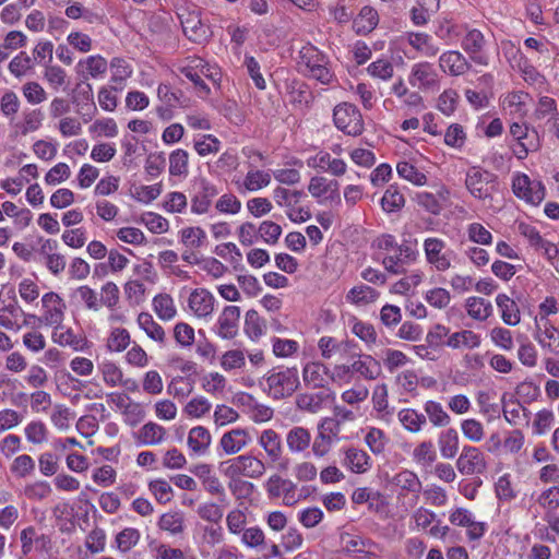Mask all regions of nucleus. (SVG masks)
<instances>
[{
    "instance_id": "f257e3e1",
    "label": "nucleus",
    "mask_w": 559,
    "mask_h": 559,
    "mask_svg": "<svg viewBox=\"0 0 559 559\" xmlns=\"http://www.w3.org/2000/svg\"><path fill=\"white\" fill-rule=\"evenodd\" d=\"M263 390L274 400H283L292 396L298 389L299 374L296 367H276L267 372L263 378Z\"/></svg>"
},
{
    "instance_id": "f03ea898",
    "label": "nucleus",
    "mask_w": 559,
    "mask_h": 559,
    "mask_svg": "<svg viewBox=\"0 0 559 559\" xmlns=\"http://www.w3.org/2000/svg\"><path fill=\"white\" fill-rule=\"evenodd\" d=\"M178 19L187 38L195 44L209 41L212 32L201 20L200 10L192 5H182L177 11Z\"/></svg>"
},
{
    "instance_id": "7ed1b4c3",
    "label": "nucleus",
    "mask_w": 559,
    "mask_h": 559,
    "mask_svg": "<svg viewBox=\"0 0 559 559\" xmlns=\"http://www.w3.org/2000/svg\"><path fill=\"white\" fill-rule=\"evenodd\" d=\"M465 186L474 198L478 200L491 199L498 190V177L488 170L472 167L466 174Z\"/></svg>"
},
{
    "instance_id": "20e7f679",
    "label": "nucleus",
    "mask_w": 559,
    "mask_h": 559,
    "mask_svg": "<svg viewBox=\"0 0 559 559\" xmlns=\"http://www.w3.org/2000/svg\"><path fill=\"white\" fill-rule=\"evenodd\" d=\"M333 121L335 127L347 135L357 136L364 131V120L359 109L348 103L335 106Z\"/></svg>"
},
{
    "instance_id": "39448f33",
    "label": "nucleus",
    "mask_w": 559,
    "mask_h": 559,
    "mask_svg": "<svg viewBox=\"0 0 559 559\" xmlns=\"http://www.w3.org/2000/svg\"><path fill=\"white\" fill-rule=\"evenodd\" d=\"M43 308L45 309L41 317L28 314L37 322V326L47 325L56 329H63L62 321L64 318L66 305L56 293H47L41 298Z\"/></svg>"
},
{
    "instance_id": "423d86ee",
    "label": "nucleus",
    "mask_w": 559,
    "mask_h": 559,
    "mask_svg": "<svg viewBox=\"0 0 559 559\" xmlns=\"http://www.w3.org/2000/svg\"><path fill=\"white\" fill-rule=\"evenodd\" d=\"M426 260L433 265L437 271L444 272L451 267V261L454 257L452 250H445V242L436 237L427 238L424 241Z\"/></svg>"
},
{
    "instance_id": "0eeeda50",
    "label": "nucleus",
    "mask_w": 559,
    "mask_h": 559,
    "mask_svg": "<svg viewBox=\"0 0 559 559\" xmlns=\"http://www.w3.org/2000/svg\"><path fill=\"white\" fill-rule=\"evenodd\" d=\"M487 40L484 34L476 28L468 29L463 36L461 46L469 59L479 66H488L489 57L486 52Z\"/></svg>"
},
{
    "instance_id": "6e6552de",
    "label": "nucleus",
    "mask_w": 559,
    "mask_h": 559,
    "mask_svg": "<svg viewBox=\"0 0 559 559\" xmlns=\"http://www.w3.org/2000/svg\"><path fill=\"white\" fill-rule=\"evenodd\" d=\"M309 193L319 200V203L331 202L341 204L340 183L325 177L314 176L308 185Z\"/></svg>"
},
{
    "instance_id": "1a4fd4ad",
    "label": "nucleus",
    "mask_w": 559,
    "mask_h": 559,
    "mask_svg": "<svg viewBox=\"0 0 559 559\" xmlns=\"http://www.w3.org/2000/svg\"><path fill=\"white\" fill-rule=\"evenodd\" d=\"M456 467L463 475L483 474L487 464L481 451L472 445H465L456 461Z\"/></svg>"
},
{
    "instance_id": "9d476101",
    "label": "nucleus",
    "mask_w": 559,
    "mask_h": 559,
    "mask_svg": "<svg viewBox=\"0 0 559 559\" xmlns=\"http://www.w3.org/2000/svg\"><path fill=\"white\" fill-rule=\"evenodd\" d=\"M240 308L226 306L217 319L216 333L224 340H233L238 333Z\"/></svg>"
},
{
    "instance_id": "9b49d317",
    "label": "nucleus",
    "mask_w": 559,
    "mask_h": 559,
    "mask_svg": "<svg viewBox=\"0 0 559 559\" xmlns=\"http://www.w3.org/2000/svg\"><path fill=\"white\" fill-rule=\"evenodd\" d=\"M218 194L214 185L206 179H201L198 183V190L191 199V212L204 214L209 211L213 198Z\"/></svg>"
},
{
    "instance_id": "f8f14e48",
    "label": "nucleus",
    "mask_w": 559,
    "mask_h": 559,
    "mask_svg": "<svg viewBox=\"0 0 559 559\" xmlns=\"http://www.w3.org/2000/svg\"><path fill=\"white\" fill-rule=\"evenodd\" d=\"M439 67L444 73L459 76L466 73L472 66L463 53L457 50H449L440 56Z\"/></svg>"
},
{
    "instance_id": "ddd939ff",
    "label": "nucleus",
    "mask_w": 559,
    "mask_h": 559,
    "mask_svg": "<svg viewBox=\"0 0 559 559\" xmlns=\"http://www.w3.org/2000/svg\"><path fill=\"white\" fill-rule=\"evenodd\" d=\"M418 82L420 88H435L438 86V73L429 62H418L413 66L409 83L415 85Z\"/></svg>"
},
{
    "instance_id": "4468645a",
    "label": "nucleus",
    "mask_w": 559,
    "mask_h": 559,
    "mask_svg": "<svg viewBox=\"0 0 559 559\" xmlns=\"http://www.w3.org/2000/svg\"><path fill=\"white\" fill-rule=\"evenodd\" d=\"M318 346L322 357L325 359H330L333 354H340L342 358L346 355H350L352 357L357 355L353 353L356 345L350 341L336 342V340L331 336H323L319 340Z\"/></svg>"
},
{
    "instance_id": "2eb2a0df",
    "label": "nucleus",
    "mask_w": 559,
    "mask_h": 559,
    "mask_svg": "<svg viewBox=\"0 0 559 559\" xmlns=\"http://www.w3.org/2000/svg\"><path fill=\"white\" fill-rule=\"evenodd\" d=\"M214 296L206 289H194L189 297V308L200 318L210 316L214 310Z\"/></svg>"
},
{
    "instance_id": "dca6fc26",
    "label": "nucleus",
    "mask_w": 559,
    "mask_h": 559,
    "mask_svg": "<svg viewBox=\"0 0 559 559\" xmlns=\"http://www.w3.org/2000/svg\"><path fill=\"white\" fill-rule=\"evenodd\" d=\"M249 442V432L246 429L236 428L222 436L219 445L226 454L231 455L238 453Z\"/></svg>"
},
{
    "instance_id": "f3484780",
    "label": "nucleus",
    "mask_w": 559,
    "mask_h": 559,
    "mask_svg": "<svg viewBox=\"0 0 559 559\" xmlns=\"http://www.w3.org/2000/svg\"><path fill=\"white\" fill-rule=\"evenodd\" d=\"M326 376L330 377V370L320 362H309L302 370L305 384L312 389H325L328 385Z\"/></svg>"
},
{
    "instance_id": "a211bd4d",
    "label": "nucleus",
    "mask_w": 559,
    "mask_h": 559,
    "mask_svg": "<svg viewBox=\"0 0 559 559\" xmlns=\"http://www.w3.org/2000/svg\"><path fill=\"white\" fill-rule=\"evenodd\" d=\"M378 23L379 14L377 10L370 5H365L354 19L353 28L357 35H367L377 27Z\"/></svg>"
},
{
    "instance_id": "6ab92c4d",
    "label": "nucleus",
    "mask_w": 559,
    "mask_h": 559,
    "mask_svg": "<svg viewBox=\"0 0 559 559\" xmlns=\"http://www.w3.org/2000/svg\"><path fill=\"white\" fill-rule=\"evenodd\" d=\"M321 63H329V58L316 46L307 44L300 49L298 66L302 73L320 67Z\"/></svg>"
},
{
    "instance_id": "aec40b11",
    "label": "nucleus",
    "mask_w": 559,
    "mask_h": 559,
    "mask_svg": "<svg viewBox=\"0 0 559 559\" xmlns=\"http://www.w3.org/2000/svg\"><path fill=\"white\" fill-rule=\"evenodd\" d=\"M311 443L310 431L301 426H295L286 435V444L292 453L305 452Z\"/></svg>"
},
{
    "instance_id": "412c9836",
    "label": "nucleus",
    "mask_w": 559,
    "mask_h": 559,
    "mask_svg": "<svg viewBox=\"0 0 559 559\" xmlns=\"http://www.w3.org/2000/svg\"><path fill=\"white\" fill-rule=\"evenodd\" d=\"M212 441L211 433L207 428L197 426L190 429L188 435V447L198 455H203L207 452Z\"/></svg>"
},
{
    "instance_id": "4be33fe9",
    "label": "nucleus",
    "mask_w": 559,
    "mask_h": 559,
    "mask_svg": "<svg viewBox=\"0 0 559 559\" xmlns=\"http://www.w3.org/2000/svg\"><path fill=\"white\" fill-rule=\"evenodd\" d=\"M259 444L272 462H277L283 453L282 439L274 429H265L259 437Z\"/></svg>"
},
{
    "instance_id": "5701e85b",
    "label": "nucleus",
    "mask_w": 559,
    "mask_h": 559,
    "mask_svg": "<svg viewBox=\"0 0 559 559\" xmlns=\"http://www.w3.org/2000/svg\"><path fill=\"white\" fill-rule=\"evenodd\" d=\"M72 103L75 104L80 109L79 112L82 115H92L97 108L94 103L93 88L90 83L84 85L78 84L76 93L72 97Z\"/></svg>"
},
{
    "instance_id": "b1692460",
    "label": "nucleus",
    "mask_w": 559,
    "mask_h": 559,
    "mask_svg": "<svg viewBox=\"0 0 559 559\" xmlns=\"http://www.w3.org/2000/svg\"><path fill=\"white\" fill-rule=\"evenodd\" d=\"M359 359L355 360L352 365V372H357L367 380H374L381 373V366L370 355H359Z\"/></svg>"
},
{
    "instance_id": "393cba45",
    "label": "nucleus",
    "mask_w": 559,
    "mask_h": 559,
    "mask_svg": "<svg viewBox=\"0 0 559 559\" xmlns=\"http://www.w3.org/2000/svg\"><path fill=\"white\" fill-rule=\"evenodd\" d=\"M391 483L401 488L402 491L414 493L416 497H418L423 487L417 474L409 469H403L395 474Z\"/></svg>"
},
{
    "instance_id": "a878e982",
    "label": "nucleus",
    "mask_w": 559,
    "mask_h": 559,
    "mask_svg": "<svg viewBox=\"0 0 559 559\" xmlns=\"http://www.w3.org/2000/svg\"><path fill=\"white\" fill-rule=\"evenodd\" d=\"M51 338L60 346H70L74 350H83L87 344V340L84 336L75 334L70 328L64 331L63 329L53 328Z\"/></svg>"
},
{
    "instance_id": "bb28decb",
    "label": "nucleus",
    "mask_w": 559,
    "mask_h": 559,
    "mask_svg": "<svg viewBox=\"0 0 559 559\" xmlns=\"http://www.w3.org/2000/svg\"><path fill=\"white\" fill-rule=\"evenodd\" d=\"M496 302L501 311V318L506 324L514 326L520 323V310L514 300L506 294H499L496 298Z\"/></svg>"
},
{
    "instance_id": "cd10ccee",
    "label": "nucleus",
    "mask_w": 559,
    "mask_h": 559,
    "mask_svg": "<svg viewBox=\"0 0 559 559\" xmlns=\"http://www.w3.org/2000/svg\"><path fill=\"white\" fill-rule=\"evenodd\" d=\"M459 433L454 428H448L439 435L438 445L444 459H453L459 451Z\"/></svg>"
},
{
    "instance_id": "c85d7f7f",
    "label": "nucleus",
    "mask_w": 559,
    "mask_h": 559,
    "mask_svg": "<svg viewBox=\"0 0 559 559\" xmlns=\"http://www.w3.org/2000/svg\"><path fill=\"white\" fill-rule=\"evenodd\" d=\"M370 456L360 449L349 448L345 451L344 464L354 473H365L370 466Z\"/></svg>"
},
{
    "instance_id": "c756f323",
    "label": "nucleus",
    "mask_w": 559,
    "mask_h": 559,
    "mask_svg": "<svg viewBox=\"0 0 559 559\" xmlns=\"http://www.w3.org/2000/svg\"><path fill=\"white\" fill-rule=\"evenodd\" d=\"M237 462L240 464L241 476L248 478H260L265 473V464L252 455H239Z\"/></svg>"
},
{
    "instance_id": "7c9ffc66",
    "label": "nucleus",
    "mask_w": 559,
    "mask_h": 559,
    "mask_svg": "<svg viewBox=\"0 0 559 559\" xmlns=\"http://www.w3.org/2000/svg\"><path fill=\"white\" fill-rule=\"evenodd\" d=\"M140 328L146 335L155 342L164 344L166 334L162 325L154 321L153 317L147 312H141L138 317Z\"/></svg>"
},
{
    "instance_id": "2f4dec72",
    "label": "nucleus",
    "mask_w": 559,
    "mask_h": 559,
    "mask_svg": "<svg viewBox=\"0 0 559 559\" xmlns=\"http://www.w3.org/2000/svg\"><path fill=\"white\" fill-rule=\"evenodd\" d=\"M265 321L259 316L254 309H250L245 318V333L251 341L259 340L265 332Z\"/></svg>"
},
{
    "instance_id": "473e14b6",
    "label": "nucleus",
    "mask_w": 559,
    "mask_h": 559,
    "mask_svg": "<svg viewBox=\"0 0 559 559\" xmlns=\"http://www.w3.org/2000/svg\"><path fill=\"white\" fill-rule=\"evenodd\" d=\"M465 306L468 316L475 320L485 321L492 313L491 302L480 297L467 298Z\"/></svg>"
},
{
    "instance_id": "72a5a7b5",
    "label": "nucleus",
    "mask_w": 559,
    "mask_h": 559,
    "mask_svg": "<svg viewBox=\"0 0 559 559\" xmlns=\"http://www.w3.org/2000/svg\"><path fill=\"white\" fill-rule=\"evenodd\" d=\"M397 417L403 427L409 432L420 431L421 427L427 423L426 416L413 408L401 409Z\"/></svg>"
},
{
    "instance_id": "f704fd0d",
    "label": "nucleus",
    "mask_w": 559,
    "mask_h": 559,
    "mask_svg": "<svg viewBox=\"0 0 559 559\" xmlns=\"http://www.w3.org/2000/svg\"><path fill=\"white\" fill-rule=\"evenodd\" d=\"M378 297L379 293L365 284L354 286L346 295L347 301L358 306L373 302Z\"/></svg>"
},
{
    "instance_id": "c9c22d12",
    "label": "nucleus",
    "mask_w": 559,
    "mask_h": 559,
    "mask_svg": "<svg viewBox=\"0 0 559 559\" xmlns=\"http://www.w3.org/2000/svg\"><path fill=\"white\" fill-rule=\"evenodd\" d=\"M408 44L427 57H435L439 52V47L431 43V37L424 33H409Z\"/></svg>"
},
{
    "instance_id": "e433bc0d",
    "label": "nucleus",
    "mask_w": 559,
    "mask_h": 559,
    "mask_svg": "<svg viewBox=\"0 0 559 559\" xmlns=\"http://www.w3.org/2000/svg\"><path fill=\"white\" fill-rule=\"evenodd\" d=\"M404 204L405 198L399 188L395 185H390L381 199L382 210L386 213H393L400 211Z\"/></svg>"
},
{
    "instance_id": "4c0bfd02",
    "label": "nucleus",
    "mask_w": 559,
    "mask_h": 559,
    "mask_svg": "<svg viewBox=\"0 0 559 559\" xmlns=\"http://www.w3.org/2000/svg\"><path fill=\"white\" fill-rule=\"evenodd\" d=\"M447 345L452 348H459L461 346L475 348L480 345V336L471 330H463L461 332L453 333L448 338Z\"/></svg>"
},
{
    "instance_id": "58836bf2",
    "label": "nucleus",
    "mask_w": 559,
    "mask_h": 559,
    "mask_svg": "<svg viewBox=\"0 0 559 559\" xmlns=\"http://www.w3.org/2000/svg\"><path fill=\"white\" fill-rule=\"evenodd\" d=\"M544 330L538 332L537 340L544 348L554 354H559V332L550 324L549 320L544 322Z\"/></svg>"
},
{
    "instance_id": "ea45409f",
    "label": "nucleus",
    "mask_w": 559,
    "mask_h": 559,
    "mask_svg": "<svg viewBox=\"0 0 559 559\" xmlns=\"http://www.w3.org/2000/svg\"><path fill=\"white\" fill-rule=\"evenodd\" d=\"M158 527L163 531L169 532L171 535H177L183 532L185 518L181 512L164 513L158 521Z\"/></svg>"
},
{
    "instance_id": "a19ab883",
    "label": "nucleus",
    "mask_w": 559,
    "mask_h": 559,
    "mask_svg": "<svg viewBox=\"0 0 559 559\" xmlns=\"http://www.w3.org/2000/svg\"><path fill=\"white\" fill-rule=\"evenodd\" d=\"M424 409L433 426L445 427L450 424L451 418L439 402L427 401Z\"/></svg>"
},
{
    "instance_id": "79ce46f5",
    "label": "nucleus",
    "mask_w": 559,
    "mask_h": 559,
    "mask_svg": "<svg viewBox=\"0 0 559 559\" xmlns=\"http://www.w3.org/2000/svg\"><path fill=\"white\" fill-rule=\"evenodd\" d=\"M153 307L159 319L167 321L176 316L174 300L168 294H158L153 299Z\"/></svg>"
},
{
    "instance_id": "37998d69",
    "label": "nucleus",
    "mask_w": 559,
    "mask_h": 559,
    "mask_svg": "<svg viewBox=\"0 0 559 559\" xmlns=\"http://www.w3.org/2000/svg\"><path fill=\"white\" fill-rule=\"evenodd\" d=\"M558 115L559 111L556 99L548 96H542L538 99L536 109L534 111V117L537 120L546 119L547 121H552Z\"/></svg>"
},
{
    "instance_id": "c03bdc74",
    "label": "nucleus",
    "mask_w": 559,
    "mask_h": 559,
    "mask_svg": "<svg viewBox=\"0 0 559 559\" xmlns=\"http://www.w3.org/2000/svg\"><path fill=\"white\" fill-rule=\"evenodd\" d=\"M189 154L182 148L175 150L169 155V174L171 176L188 175Z\"/></svg>"
},
{
    "instance_id": "a18cd8bd",
    "label": "nucleus",
    "mask_w": 559,
    "mask_h": 559,
    "mask_svg": "<svg viewBox=\"0 0 559 559\" xmlns=\"http://www.w3.org/2000/svg\"><path fill=\"white\" fill-rule=\"evenodd\" d=\"M165 433L164 427L155 423H147L140 429L139 438L143 444H157L164 440Z\"/></svg>"
},
{
    "instance_id": "49530a36",
    "label": "nucleus",
    "mask_w": 559,
    "mask_h": 559,
    "mask_svg": "<svg viewBox=\"0 0 559 559\" xmlns=\"http://www.w3.org/2000/svg\"><path fill=\"white\" fill-rule=\"evenodd\" d=\"M502 413L504 419L513 426L521 424L522 404L519 400L511 397L507 401V393L502 395Z\"/></svg>"
},
{
    "instance_id": "de8ad7c7",
    "label": "nucleus",
    "mask_w": 559,
    "mask_h": 559,
    "mask_svg": "<svg viewBox=\"0 0 559 559\" xmlns=\"http://www.w3.org/2000/svg\"><path fill=\"white\" fill-rule=\"evenodd\" d=\"M413 459L423 466H430L437 460L432 442H420L413 451Z\"/></svg>"
},
{
    "instance_id": "09e8293b",
    "label": "nucleus",
    "mask_w": 559,
    "mask_h": 559,
    "mask_svg": "<svg viewBox=\"0 0 559 559\" xmlns=\"http://www.w3.org/2000/svg\"><path fill=\"white\" fill-rule=\"evenodd\" d=\"M396 170L400 177L411 181L416 186H424L427 182L426 175L420 173L413 164L408 162L397 163Z\"/></svg>"
},
{
    "instance_id": "8fccbe9b",
    "label": "nucleus",
    "mask_w": 559,
    "mask_h": 559,
    "mask_svg": "<svg viewBox=\"0 0 559 559\" xmlns=\"http://www.w3.org/2000/svg\"><path fill=\"white\" fill-rule=\"evenodd\" d=\"M23 122L17 123L15 127L20 130L22 135L36 131L41 126L43 112L40 109H33L23 114Z\"/></svg>"
},
{
    "instance_id": "3c124183",
    "label": "nucleus",
    "mask_w": 559,
    "mask_h": 559,
    "mask_svg": "<svg viewBox=\"0 0 559 559\" xmlns=\"http://www.w3.org/2000/svg\"><path fill=\"white\" fill-rule=\"evenodd\" d=\"M205 240L206 234L201 227H187L181 230V241L188 248H200Z\"/></svg>"
},
{
    "instance_id": "603ef678",
    "label": "nucleus",
    "mask_w": 559,
    "mask_h": 559,
    "mask_svg": "<svg viewBox=\"0 0 559 559\" xmlns=\"http://www.w3.org/2000/svg\"><path fill=\"white\" fill-rule=\"evenodd\" d=\"M270 182L271 175L269 173L262 170H250L243 180V187L248 191H257L269 186Z\"/></svg>"
},
{
    "instance_id": "864d4df0",
    "label": "nucleus",
    "mask_w": 559,
    "mask_h": 559,
    "mask_svg": "<svg viewBox=\"0 0 559 559\" xmlns=\"http://www.w3.org/2000/svg\"><path fill=\"white\" fill-rule=\"evenodd\" d=\"M166 166V157L163 152L150 153L145 160V173L152 179L158 177Z\"/></svg>"
},
{
    "instance_id": "5fc2aeb1",
    "label": "nucleus",
    "mask_w": 559,
    "mask_h": 559,
    "mask_svg": "<svg viewBox=\"0 0 559 559\" xmlns=\"http://www.w3.org/2000/svg\"><path fill=\"white\" fill-rule=\"evenodd\" d=\"M148 489L157 500V502L165 504L173 498V488L165 479H155L150 481Z\"/></svg>"
},
{
    "instance_id": "6e6d98bb",
    "label": "nucleus",
    "mask_w": 559,
    "mask_h": 559,
    "mask_svg": "<svg viewBox=\"0 0 559 559\" xmlns=\"http://www.w3.org/2000/svg\"><path fill=\"white\" fill-rule=\"evenodd\" d=\"M72 297L76 298L80 302H83L90 310H99L97 293L87 285L78 287Z\"/></svg>"
},
{
    "instance_id": "4d7b16f0",
    "label": "nucleus",
    "mask_w": 559,
    "mask_h": 559,
    "mask_svg": "<svg viewBox=\"0 0 559 559\" xmlns=\"http://www.w3.org/2000/svg\"><path fill=\"white\" fill-rule=\"evenodd\" d=\"M477 404L479 412L488 417L489 420L499 417L500 407L496 403H491V394L487 391L477 393Z\"/></svg>"
},
{
    "instance_id": "13d9d810",
    "label": "nucleus",
    "mask_w": 559,
    "mask_h": 559,
    "mask_svg": "<svg viewBox=\"0 0 559 559\" xmlns=\"http://www.w3.org/2000/svg\"><path fill=\"white\" fill-rule=\"evenodd\" d=\"M139 539L140 532L133 527H127L116 536L117 547L122 552L129 551L133 546L138 544Z\"/></svg>"
},
{
    "instance_id": "bf43d9fd",
    "label": "nucleus",
    "mask_w": 559,
    "mask_h": 559,
    "mask_svg": "<svg viewBox=\"0 0 559 559\" xmlns=\"http://www.w3.org/2000/svg\"><path fill=\"white\" fill-rule=\"evenodd\" d=\"M130 344V334L126 329L116 328L107 341V348L111 352H122Z\"/></svg>"
},
{
    "instance_id": "052dcab7",
    "label": "nucleus",
    "mask_w": 559,
    "mask_h": 559,
    "mask_svg": "<svg viewBox=\"0 0 559 559\" xmlns=\"http://www.w3.org/2000/svg\"><path fill=\"white\" fill-rule=\"evenodd\" d=\"M194 379L189 377H176L168 384V393L176 397H185L193 390Z\"/></svg>"
},
{
    "instance_id": "680f3d73",
    "label": "nucleus",
    "mask_w": 559,
    "mask_h": 559,
    "mask_svg": "<svg viewBox=\"0 0 559 559\" xmlns=\"http://www.w3.org/2000/svg\"><path fill=\"white\" fill-rule=\"evenodd\" d=\"M111 81L114 83H121L132 74L131 66L122 58H112L110 61Z\"/></svg>"
},
{
    "instance_id": "e2e57ef3",
    "label": "nucleus",
    "mask_w": 559,
    "mask_h": 559,
    "mask_svg": "<svg viewBox=\"0 0 559 559\" xmlns=\"http://www.w3.org/2000/svg\"><path fill=\"white\" fill-rule=\"evenodd\" d=\"M537 503L546 510V512H554L559 508V487L552 486L544 490L537 498Z\"/></svg>"
},
{
    "instance_id": "0e129e2a",
    "label": "nucleus",
    "mask_w": 559,
    "mask_h": 559,
    "mask_svg": "<svg viewBox=\"0 0 559 559\" xmlns=\"http://www.w3.org/2000/svg\"><path fill=\"white\" fill-rule=\"evenodd\" d=\"M258 234L264 242L275 245L282 235V227L274 222L264 221L260 224Z\"/></svg>"
},
{
    "instance_id": "69168bd1",
    "label": "nucleus",
    "mask_w": 559,
    "mask_h": 559,
    "mask_svg": "<svg viewBox=\"0 0 559 559\" xmlns=\"http://www.w3.org/2000/svg\"><path fill=\"white\" fill-rule=\"evenodd\" d=\"M174 338L181 347H190L194 342V329L185 322H179L174 328Z\"/></svg>"
},
{
    "instance_id": "338daca9",
    "label": "nucleus",
    "mask_w": 559,
    "mask_h": 559,
    "mask_svg": "<svg viewBox=\"0 0 559 559\" xmlns=\"http://www.w3.org/2000/svg\"><path fill=\"white\" fill-rule=\"evenodd\" d=\"M365 441L373 454H380L385 449L386 438L379 428H371L366 435Z\"/></svg>"
},
{
    "instance_id": "774afa93",
    "label": "nucleus",
    "mask_w": 559,
    "mask_h": 559,
    "mask_svg": "<svg viewBox=\"0 0 559 559\" xmlns=\"http://www.w3.org/2000/svg\"><path fill=\"white\" fill-rule=\"evenodd\" d=\"M26 439L33 444H40L47 439V428L40 420L31 421L25 427Z\"/></svg>"
}]
</instances>
